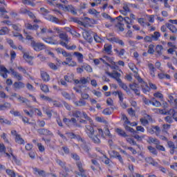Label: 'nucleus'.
<instances>
[{"label":"nucleus","mask_w":177,"mask_h":177,"mask_svg":"<svg viewBox=\"0 0 177 177\" xmlns=\"http://www.w3.org/2000/svg\"><path fill=\"white\" fill-rule=\"evenodd\" d=\"M95 128H96V126L92 124L86 125L85 131L94 143L99 145L100 144V138H104V133L103 132V129H97L98 134L93 136L95 131H96Z\"/></svg>","instance_id":"obj_1"},{"label":"nucleus","mask_w":177,"mask_h":177,"mask_svg":"<svg viewBox=\"0 0 177 177\" xmlns=\"http://www.w3.org/2000/svg\"><path fill=\"white\" fill-rule=\"evenodd\" d=\"M10 71L14 78H16V80L18 81L14 82L12 85L14 89H23L24 88H26V84L22 82H20L23 81V75H21V74H20L19 72L15 71L13 68H10Z\"/></svg>","instance_id":"obj_2"},{"label":"nucleus","mask_w":177,"mask_h":177,"mask_svg":"<svg viewBox=\"0 0 177 177\" xmlns=\"http://www.w3.org/2000/svg\"><path fill=\"white\" fill-rule=\"evenodd\" d=\"M26 39L28 41H30V46L35 50V52H41V50H44V49H46V46L44 43L41 42H36L34 41V37H32L31 35H27Z\"/></svg>","instance_id":"obj_3"},{"label":"nucleus","mask_w":177,"mask_h":177,"mask_svg":"<svg viewBox=\"0 0 177 177\" xmlns=\"http://www.w3.org/2000/svg\"><path fill=\"white\" fill-rule=\"evenodd\" d=\"M40 12L44 16V19H46V20H48V21H50L51 23H54L55 24H60V21L59 20V18L49 15V10H46V8H41Z\"/></svg>","instance_id":"obj_4"},{"label":"nucleus","mask_w":177,"mask_h":177,"mask_svg":"<svg viewBox=\"0 0 177 177\" xmlns=\"http://www.w3.org/2000/svg\"><path fill=\"white\" fill-rule=\"evenodd\" d=\"M134 77L136 80H138L139 84H140V86L144 93H147V92H150V86H149L147 83L143 81V79L140 77V75H139V73H136L134 75Z\"/></svg>","instance_id":"obj_5"},{"label":"nucleus","mask_w":177,"mask_h":177,"mask_svg":"<svg viewBox=\"0 0 177 177\" xmlns=\"http://www.w3.org/2000/svg\"><path fill=\"white\" fill-rule=\"evenodd\" d=\"M63 122H64V124L69 128H71L72 127H75V128H81V124H78L75 118H72L71 119L65 118L63 119Z\"/></svg>","instance_id":"obj_6"},{"label":"nucleus","mask_w":177,"mask_h":177,"mask_svg":"<svg viewBox=\"0 0 177 177\" xmlns=\"http://www.w3.org/2000/svg\"><path fill=\"white\" fill-rule=\"evenodd\" d=\"M36 112L39 117H42V111L39 110V109H35L32 106H28V110L24 109V113L28 115V117L32 118L34 117V112Z\"/></svg>","instance_id":"obj_7"},{"label":"nucleus","mask_w":177,"mask_h":177,"mask_svg":"<svg viewBox=\"0 0 177 177\" xmlns=\"http://www.w3.org/2000/svg\"><path fill=\"white\" fill-rule=\"evenodd\" d=\"M55 162L59 165L60 167H62L63 169H64L66 174H63V172H60L59 175L60 177H67L68 176V167H66V162H63L62 160L57 158L55 159Z\"/></svg>","instance_id":"obj_8"},{"label":"nucleus","mask_w":177,"mask_h":177,"mask_svg":"<svg viewBox=\"0 0 177 177\" xmlns=\"http://www.w3.org/2000/svg\"><path fill=\"white\" fill-rule=\"evenodd\" d=\"M76 165L79 170V171H75L76 175L81 177H88L86 175V170L82 167V162H81V161H78L76 162Z\"/></svg>","instance_id":"obj_9"},{"label":"nucleus","mask_w":177,"mask_h":177,"mask_svg":"<svg viewBox=\"0 0 177 177\" xmlns=\"http://www.w3.org/2000/svg\"><path fill=\"white\" fill-rule=\"evenodd\" d=\"M113 95H114L115 96H118L119 103L122 109H127V107H128L127 103L124 102V94H122V92L118 91H114L113 93Z\"/></svg>","instance_id":"obj_10"},{"label":"nucleus","mask_w":177,"mask_h":177,"mask_svg":"<svg viewBox=\"0 0 177 177\" xmlns=\"http://www.w3.org/2000/svg\"><path fill=\"white\" fill-rule=\"evenodd\" d=\"M21 12L22 15H28V16L33 20L34 23H41V20L37 19V17H35V15H34V12L27 10V9H22L21 10Z\"/></svg>","instance_id":"obj_11"},{"label":"nucleus","mask_w":177,"mask_h":177,"mask_svg":"<svg viewBox=\"0 0 177 177\" xmlns=\"http://www.w3.org/2000/svg\"><path fill=\"white\" fill-rule=\"evenodd\" d=\"M106 75H109V77H111V78H113V80H115L117 81L118 84L119 82H121V73L117 72V71H113L112 73H110L109 71L106 72Z\"/></svg>","instance_id":"obj_12"},{"label":"nucleus","mask_w":177,"mask_h":177,"mask_svg":"<svg viewBox=\"0 0 177 177\" xmlns=\"http://www.w3.org/2000/svg\"><path fill=\"white\" fill-rule=\"evenodd\" d=\"M147 133H150L151 135H154V133H156V136H160L161 129H160L158 126H152L147 128Z\"/></svg>","instance_id":"obj_13"},{"label":"nucleus","mask_w":177,"mask_h":177,"mask_svg":"<svg viewBox=\"0 0 177 177\" xmlns=\"http://www.w3.org/2000/svg\"><path fill=\"white\" fill-rule=\"evenodd\" d=\"M11 134L12 135V136H15L16 143H18V145H25L26 142L21 138V136L17 133V131H16V130L11 131Z\"/></svg>","instance_id":"obj_14"},{"label":"nucleus","mask_w":177,"mask_h":177,"mask_svg":"<svg viewBox=\"0 0 177 177\" xmlns=\"http://www.w3.org/2000/svg\"><path fill=\"white\" fill-rule=\"evenodd\" d=\"M65 135H66L68 139H77V140H78L79 142L85 143V140L84 138H81V136L78 135H75V133H74L68 132V133H66Z\"/></svg>","instance_id":"obj_15"},{"label":"nucleus","mask_w":177,"mask_h":177,"mask_svg":"<svg viewBox=\"0 0 177 177\" xmlns=\"http://www.w3.org/2000/svg\"><path fill=\"white\" fill-rule=\"evenodd\" d=\"M160 114H164L165 115H167V114H169V115H172L173 118L175 120V121L177 122V113L175 111V109H171L167 112L165 111L164 109L160 110Z\"/></svg>","instance_id":"obj_16"},{"label":"nucleus","mask_w":177,"mask_h":177,"mask_svg":"<svg viewBox=\"0 0 177 177\" xmlns=\"http://www.w3.org/2000/svg\"><path fill=\"white\" fill-rule=\"evenodd\" d=\"M40 97L45 102H48L49 103L53 102V105L55 106V107H62V104H60V102H57V101H53L52 98L48 96H45V95H41Z\"/></svg>","instance_id":"obj_17"},{"label":"nucleus","mask_w":177,"mask_h":177,"mask_svg":"<svg viewBox=\"0 0 177 177\" xmlns=\"http://www.w3.org/2000/svg\"><path fill=\"white\" fill-rule=\"evenodd\" d=\"M130 89L134 91V93L137 95V96H140V85L139 84H136V82L129 84Z\"/></svg>","instance_id":"obj_18"},{"label":"nucleus","mask_w":177,"mask_h":177,"mask_svg":"<svg viewBox=\"0 0 177 177\" xmlns=\"http://www.w3.org/2000/svg\"><path fill=\"white\" fill-rule=\"evenodd\" d=\"M107 39L108 41H109V42H111L112 44H118L121 46H125V43H124V41L120 39L118 37H109Z\"/></svg>","instance_id":"obj_19"},{"label":"nucleus","mask_w":177,"mask_h":177,"mask_svg":"<svg viewBox=\"0 0 177 177\" xmlns=\"http://www.w3.org/2000/svg\"><path fill=\"white\" fill-rule=\"evenodd\" d=\"M10 73V71H8L6 67L1 66H0V75L3 77V78H8V74Z\"/></svg>","instance_id":"obj_20"},{"label":"nucleus","mask_w":177,"mask_h":177,"mask_svg":"<svg viewBox=\"0 0 177 177\" xmlns=\"http://www.w3.org/2000/svg\"><path fill=\"white\" fill-rule=\"evenodd\" d=\"M37 132L39 135H44V136H52L53 133L46 129H39Z\"/></svg>","instance_id":"obj_21"},{"label":"nucleus","mask_w":177,"mask_h":177,"mask_svg":"<svg viewBox=\"0 0 177 177\" xmlns=\"http://www.w3.org/2000/svg\"><path fill=\"white\" fill-rule=\"evenodd\" d=\"M68 115L75 118H81L82 117V112L81 111H72L68 113Z\"/></svg>","instance_id":"obj_22"},{"label":"nucleus","mask_w":177,"mask_h":177,"mask_svg":"<svg viewBox=\"0 0 177 177\" xmlns=\"http://www.w3.org/2000/svg\"><path fill=\"white\" fill-rule=\"evenodd\" d=\"M24 59L26 60V62L30 65V66H32V64H34V62H32V60L34 59V57L32 56H30V55H28V53H25L24 54Z\"/></svg>","instance_id":"obj_23"},{"label":"nucleus","mask_w":177,"mask_h":177,"mask_svg":"<svg viewBox=\"0 0 177 177\" xmlns=\"http://www.w3.org/2000/svg\"><path fill=\"white\" fill-rule=\"evenodd\" d=\"M59 37L60 39L62 40L61 42H63L64 44H68L70 42V38H68V35H67V33H60L59 35Z\"/></svg>","instance_id":"obj_24"},{"label":"nucleus","mask_w":177,"mask_h":177,"mask_svg":"<svg viewBox=\"0 0 177 177\" xmlns=\"http://www.w3.org/2000/svg\"><path fill=\"white\" fill-rule=\"evenodd\" d=\"M112 153L113 154V158H116L117 160H118L122 165H124V159L122 158V156H121L120 153L117 151H113Z\"/></svg>","instance_id":"obj_25"},{"label":"nucleus","mask_w":177,"mask_h":177,"mask_svg":"<svg viewBox=\"0 0 177 177\" xmlns=\"http://www.w3.org/2000/svg\"><path fill=\"white\" fill-rule=\"evenodd\" d=\"M66 60V62H62V64L68 65L69 67H75V66H77V62L73 61V58L67 57Z\"/></svg>","instance_id":"obj_26"},{"label":"nucleus","mask_w":177,"mask_h":177,"mask_svg":"<svg viewBox=\"0 0 177 177\" xmlns=\"http://www.w3.org/2000/svg\"><path fill=\"white\" fill-rule=\"evenodd\" d=\"M33 171H34V174L35 175H37V174H38V175H39V176L46 177V176H48V175H49V174H46V172L44 170H39L37 167L33 168Z\"/></svg>","instance_id":"obj_27"},{"label":"nucleus","mask_w":177,"mask_h":177,"mask_svg":"<svg viewBox=\"0 0 177 177\" xmlns=\"http://www.w3.org/2000/svg\"><path fill=\"white\" fill-rule=\"evenodd\" d=\"M59 45H62V46H64V48H66V49H67L68 50H75V49H77V46H68V44L64 43L63 41H60Z\"/></svg>","instance_id":"obj_28"},{"label":"nucleus","mask_w":177,"mask_h":177,"mask_svg":"<svg viewBox=\"0 0 177 177\" xmlns=\"http://www.w3.org/2000/svg\"><path fill=\"white\" fill-rule=\"evenodd\" d=\"M73 56L76 57L78 63H84V55L80 52H75Z\"/></svg>","instance_id":"obj_29"},{"label":"nucleus","mask_w":177,"mask_h":177,"mask_svg":"<svg viewBox=\"0 0 177 177\" xmlns=\"http://www.w3.org/2000/svg\"><path fill=\"white\" fill-rule=\"evenodd\" d=\"M106 66L110 67V68H111V70H117L118 71H121V69H120V66H118V62H112L111 63V64L109 63H106Z\"/></svg>","instance_id":"obj_30"},{"label":"nucleus","mask_w":177,"mask_h":177,"mask_svg":"<svg viewBox=\"0 0 177 177\" xmlns=\"http://www.w3.org/2000/svg\"><path fill=\"white\" fill-rule=\"evenodd\" d=\"M123 21L127 24V28H129V30L131 29L132 24H133V19L129 18V17H125L123 18Z\"/></svg>","instance_id":"obj_31"},{"label":"nucleus","mask_w":177,"mask_h":177,"mask_svg":"<svg viewBox=\"0 0 177 177\" xmlns=\"http://www.w3.org/2000/svg\"><path fill=\"white\" fill-rule=\"evenodd\" d=\"M104 50L107 55H110L113 53V46L111 44H106L104 46Z\"/></svg>","instance_id":"obj_32"},{"label":"nucleus","mask_w":177,"mask_h":177,"mask_svg":"<svg viewBox=\"0 0 177 177\" xmlns=\"http://www.w3.org/2000/svg\"><path fill=\"white\" fill-rule=\"evenodd\" d=\"M41 77L44 82H49V80H50V76H49V74L45 71H41Z\"/></svg>","instance_id":"obj_33"},{"label":"nucleus","mask_w":177,"mask_h":177,"mask_svg":"<svg viewBox=\"0 0 177 177\" xmlns=\"http://www.w3.org/2000/svg\"><path fill=\"white\" fill-rule=\"evenodd\" d=\"M57 6L58 8H63L64 10H67L68 12H73V10L74 9V7H73L72 5H68V6H63V4L58 3L57 4Z\"/></svg>","instance_id":"obj_34"},{"label":"nucleus","mask_w":177,"mask_h":177,"mask_svg":"<svg viewBox=\"0 0 177 177\" xmlns=\"http://www.w3.org/2000/svg\"><path fill=\"white\" fill-rule=\"evenodd\" d=\"M145 161L148 164L153 165V167H157V165H158V162L155 161V160L153 159V158H151V157L145 158Z\"/></svg>","instance_id":"obj_35"},{"label":"nucleus","mask_w":177,"mask_h":177,"mask_svg":"<svg viewBox=\"0 0 177 177\" xmlns=\"http://www.w3.org/2000/svg\"><path fill=\"white\" fill-rule=\"evenodd\" d=\"M148 68L150 71L151 76L154 77H156V68L153 64H148Z\"/></svg>","instance_id":"obj_36"},{"label":"nucleus","mask_w":177,"mask_h":177,"mask_svg":"<svg viewBox=\"0 0 177 177\" xmlns=\"http://www.w3.org/2000/svg\"><path fill=\"white\" fill-rule=\"evenodd\" d=\"M74 104L77 107H84V106H86V101L80 99L79 101L74 102Z\"/></svg>","instance_id":"obj_37"},{"label":"nucleus","mask_w":177,"mask_h":177,"mask_svg":"<svg viewBox=\"0 0 177 177\" xmlns=\"http://www.w3.org/2000/svg\"><path fill=\"white\" fill-rule=\"evenodd\" d=\"M166 26L171 32H173V34H177L176 26L172 25L171 24H166Z\"/></svg>","instance_id":"obj_38"},{"label":"nucleus","mask_w":177,"mask_h":177,"mask_svg":"<svg viewBox=\"0 0 177 177\" xmlns=\"http://www.w3.org/2000/svg\"><path fill=\"white\" fill-rule=\"evenodd\" d=\"M82 149L84 150V151H85L86 153H87L89 158H93V156H92V154H91V153L89 152L91 151V147H89L88 145H84L83 146H82Z\"/></svg>","instance_id":"obj_39"},{"label":"nucleus","mask_w":177,"mask_h":177,"mask_svg":"<svg viewBox=\"0 0 177 177\" xmlns=\"http://www.w3.org/2000/svg\"><path fill=\"white\" fill-rule=\"evenodd\" d=\"M115 131L116 133H118V135H119V136H121L122 138H127V136H128V135H127V133H125L124 130L120 128L115 129Z\"/></svg>","instance_id":"obj_40"},{"label":"nucleus","mask_w":177,"mask_h":177,"mask_svg":"<svg viewBox=\"0 0 177 177\" xmlns=\"http://www.w3.org/2000/svg\"><path fill=\"white\" fill-rule=\"evenodd\" d=\"M119 86H120V88H122V89H123L124 91H125L127 92V93H129V88H128V86H127L126 84H124V82H122V80H121V82L118 83Z\"/></svg>","instance_id":"obj_41"},{"label":"nucleus","mask_w":177,"mask_h":177,"mask_svg":"<svg viewBox=\"0 0 177 177\" xmlns=\"http://www.w3.org/2000/svg\"><path fill=\"white\" fill-rule=\"evenodd\" d=\"M43 41L46 42V44H49L50 45H55V41H53V37H43L42 38Z\"/></svg>","instance_id":"obj_42"},{"label":"nucleus","mask_w":177,"mask_h":177,"mask_svg":"<svg viewBox=\"0 0 177 177\" xmlns=\"http://www.w3.org/2000/svg\"><path fill=\"white\" fill-rule=\"evenodd\" d=\"M10 103L6 102L3 104H0V111H3V110H8L10 109Z\"/></svg>","instance_id":"obj_43"},{"label":"nucleus","mask_w":177,"mask_h":177,"mask_svg":"<svg viewBox=\"0 0 177 177\" xmlns=\"http://www.w3.org/2000/svg\"><path fill=\"white\" fill-rule=\"evenodd\" d=\"M26 28L27 30H37L38 28H39V26L35 24L32 25L31 24H26Z\"/></svg>","instance_id":"obj_44"},{"label":"nucleus","mask_w":177,"mask_h":177,"mask_svg":"<svg viewBox=\"0 0 177 177\" xmlns=\"http://www.w3.org/2000/svg\"><path fill=\"white\" fill-rule=\"evenodd\" d=\"M162 50H164V47L162 45H157L156 48V52L159 55V56H161L162 55Z\"/></svg>","instance_id":"obj_45"},{"label":"nucleus","mask_w":177,"mask_h":177,"mask_svg":"<svg viewBox=\"0 0 177 177\" xmlns=\"http://www.w3.org/2000/svg\"><path fill=\"white\" fill-rule=\"evenodd\" d=\"M148 142L149 143H154V145H160V140H158L157 138H153V137H149L148 138Z\"/></svg>","instance_id":"obj_46"},{"label":"nucleus","mask_w":177,"mask_h":177,"mask_svg":"<svg viewBox=\"0 0 177 177\" xmlns=\"http://www.w3.org/2000/svg\"><path fill=\"white\" fill-rule=\"evenodd\" d=\"M64 80L66 82H73L74 81V75H66L64 76Z\"/></svg>","instance_id":"obj_47"},{"label":"nucleus","mask_w":177,"mask_h":177,"mask_svg":"<svg viewBox=\"0 0 177 177\" xmlns=\"http://www.w3.org/2000/svg\"><path fill=\"white\" fill-rule=\"evenodd\" d=\"M153 41H158L160 39V37H161V34L160 32H154L153 35H151Z\"/></svg>","instance_id":"obj_48"},{"label":"nucleus","mask_w":177,"mask_h":177,"mask_svg":"<svg viewBox=\"0 0 177 177\" xmlns=\"http://www.w3.org/2000/svg\"><path fill=\"white\" fill-rule=\"evenodd\" d=\"M127 141L128 142V143H129V145H132L133 146H137L138 149H140V145H137L136 142L135 141V140H133V138H128L127 139Z\"/></svg>","instance_id":"obj_49"},{"label":"nucleus","mask_w":177,"mask_h":177,"mask_svg":"<svg viewBox=\"0 0 177 177\" xmlns=\"http://www.w3.org/2000/svg\"><path fill=\"white\" fill-rule=\"evenodd\" d=\"M114 52H115V53H117V55L121 57L122 56H124V55H125V49L122 48L120 50L118 49H114Z\"/></svg>","instance_id":"obj_50"},{"label":"nucleus","mask_w":177,"mask_h":177,"mask_svg":"<svg viewBox=\"0 0 177 177\" xmlns=\"http://www.w3.org/2000/svg\"><path fill=\"white\" fill-rule=\"evenodd\" d=\"M9 34V28L8 27H2L0 30V35H6Z\"/></svg>","instance_id":"obj_51"},{"label":"nucleus","mask_w":177,"mask_h":177,"mask_svg":"<svg viewBox=\"0 0 177 177\" xmlns=\"http://www.w3.org/2000/svg\"><path fill=\"white\" fill-rule=\"evenodd\" d=\"M40 88L44 93H48V92H49V87L46 84H41Z\"/></svg>","instance_id":"obj_52"},{"label":"nucleus","mask_w":177,"mask_h":177,"mask_svg":"<svg viewBox=\"0 0 177 177\" xmlns=\"http://www.w3.org/2000/svg\"><path fill=\"white\" fill-rule=\"evenodd\" d=\"M148 150H149L150 153H151V154H153V156H157L158 154V151H157V149H156L155 147H153L151 146H148L147 147Z\"/></svg>","instance_id":"obj_53"},{"label":"nucleus","mask_w":177,"mask_h":177,"mask_svg":"<svg viewBox=\"0 0 177 177\" xmlns=\"http://www.w3.org/2000/svg\"><path fill=\"white\" fill-rule=\"evenodd\" d=\"M6 173L8 176L16 177V173L15 172V171L12 169H6Z\"/></svg>","instance_id":"obj_54"},{"label":"nucleus","mask_w":177,"mask_h":177,"mask_svg":"<svg viewBox=\"0 0 177 177\" xmlns=\"http://www.w3.org/2000/svg\"><path fill=\"white\" fill-rule=\"evenodd\" d=\"M82 67L85 70V71H87V73H92L93 71L92 67L90 65L84 64L82 66Z\"/></svg>","instance_id":"obj_55"},{"label":"nucleus","mask_w":177,"mask_h":177,"mask_svg":"<svg viewBox=\"0 0 177 177\" xmlns=\"http://www.w3.org/2000/svg\"><path fill=\"white\" fill-rule=\"evenodd\" d=\"M116 27L119 30V31H120L121 32H122L124 31V30H125L124 28V27H125V25H124V24H121L120 22H118L116 24Z\"/></svg>","instance_id":"obj_56"},{"label":"nucleus","mask_w":177,"mask_h":177,"mask_svg":"<svg viewBox=\"0 0 177 177\" xmlns=\"http://www.w3.org/2000/svg\"><path fill=\"white\" fill-rule=\"evenodd\" d=\"M48 67H50V68L51 70H53L54 71H56L58 68L57 65L55 64L54 63L50 62L48 64Z\"/></svg>","instance_id":"obj_57"},{"label":"nucleus","mask_w":177,"mask_h":177,"mask_svg":"<svg viewBox=\"0 0 177 177\" xmlns=\"http://www.w3.org/2000/svg\"><path fill=\"white\" fill-rule=\"evenodd\" d=\"M7 42L8 44H10V46H11V48H12V49H17V46H16V45H15V43L13 42L12 39H7Z\"/></svg>","instance_id":"obj_58"},{"label":"nucleus","mask_w":177,"mask_h":177,"mask_svg":"<svg viewBox=\"0 0 177 177\" xmlns=\"http://www.w3.org/2000/svg\"><path fill=\"white\" fill-rule=\"evenodd\" d=\"M37 146L39 151H40V153H44V151H45V147L44 145H42L41 143L38 142L37 144Z\"/></svg>","instance_id":"obj_59"},{"label":"nucleus","mask_w":177,"mask_h":177,"mask_svg":"<svg viewBox=\"0 0 177 177\" xmlns=\"http://www.w3.org/2000/svg\"><path fill=\"white\" fill-rule=\"evenodd\" d=\"M147 52L149 55H153L154 53V45L150 44L148 47Z\"/></svg>","instance_id":"obj_60"},{"label":"nucleus","mask_w":177,"mask_h":177,"mask_svg":"<svg viewBox=\"0 0 177 177\" xmlns=\"http://www.w3.org/2000/svg\"><path fill=\"white\" fill-rule=\"evenodd\" d=\"M94 39L95 42H97L98 44H101V42H103L104 41L103 39L97 35H94Z\"/></svg>","instance_id":"obj_61"},{"label":"nucleus","mask_w":177,"mask_h":177,"mask_svg":"<svg viewBox=\"0 0 177 177\" xmlns=\"http://www.w3.org/2000/svg\"><path fill=\"white\" fill-rule=\"evenodd\" d=\"M11 157H12V162L17 164V165H19V164H20V160L17 159V156L15 155H11Z\"/></svg>","instance_id":"obj_62"},{"label":"nucleus","mask_w":177,"mask_h":177,"mask_svg":"<svg viewBox=\"0 0 177 177\" xmlns=\"http://www.w3.org/2000/svg\"><path fill=\"white\" fill-rule=\"evenodd\" d=\"M175 96H176V98L174 97V96L172 95H169V98L171 103H174L176 106H177V95H176Z\"/></svg>","instance_id":"obj_63"},{"label":"nucleus","mask_w":177,"mask_h":177,"mask_svg":"<svg viewBox=\"0 0 177 177\" xmlns=\"http://www.w3.org/2000/svg\"><path fill=\"white\" fill-rule=\"evenodd\" d=\"M17 100L21 102V103H30V101L28 99L21 96L17 97Z\"/></svg>","instance_id":"obj_64"}]
</instances>
